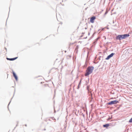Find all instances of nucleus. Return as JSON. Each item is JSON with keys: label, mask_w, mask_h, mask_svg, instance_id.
<instances>
[{"label": "nucleus", "mask_w": 132, "mask_h": 132, "mask_svg": "<svg viewBox=\"0 0 132 132\" xmlns=\"http://www.w3.org/2000/svg\"><path fill=\"white\" fill-rule=\"evenodd\" d=\"M119 103V101L117 100H115L111 101L108 103V105H110L113 104H116Z\"/></svg>", "instance_id": "obj_3"}, {"label": "nucleus", "mask_w": 132, "mask_h": 132, "mask_svg": "<svg viewBox=\"0 0 132 132\" xmlns=\"http://www.w3.org/2000/svg\"><path fill=\"white\" fill-rule=\"evenodd\" d=\"M129 122H132V118L130 120Z\"/></svg>", "instance_id": "obj_10"}, {"label": "nucleus", "mask_w": 132, "mask_h": 132, "mask_svg": "<svg viewBox=\"0 0 132 132\" xmlns=\"http://www.w3.org/2000/svg\"><path fill=\"white\" fill-rule=\"evenodd\" d=\"M13 76L15 78V80L16 81H17L18 80V77H17L15 73V72L13 71Z\"/></svg>", "instance_id": "obj_6"}, {"label": "nucleus", "mask_w": 132, "mask_h": 132, "mask_svg": "<svg viewBox=\"0 0 132 132\" xmlns=\"http://www.w3.org/2000/svg\"><path fill=\"white\" fill-rule=\"evenodd\" d=\"M96 18L94 16L92 17L90 19V22L92 23H94V20L96 19Z\"/></svg>", "instance_id": "obj_4"}, {"label": "nucleus", "mask_w": 132, "mask_h": 132, "mask_svg": "<svg viewBox=\"0 0 132 132\" xmlns=\"http://www.w3.org/2000/svg\"><path fill=\"white\" fill-rule=\"evenodd\" d=\"M49 87V85L47 84H45L44 85V88H45L46 87Z\"/></svg>", "instance_id": "obj_9"}, {"label": "nucleus", "mask_w": 132, "mask_h": 132, "mask_svg": "<svg viewBox=\"0 0 132 132\" xmlns=\"http://www.w3.org/2000/svg\"><path fill=\"white\" fill-rule=\"evenodd\" d=\"M129 34H125L122 35H119L116 37V39L120 40L129 37Z\"/></svg>", "instance_id": "obj_1"}, {"label": "nucleus", "mask_w": 132, "mask_h": 132, "mask_svg": "<svg viewBox=\"0 0 132 132\" xmlns=\"http://www.w3.org/2000/svg\"><path fill=\"white\" fill-rule=\"evenodd\" d=\"M108 12V11H106L105 14H106Z\"/></svg>", "instance_id": "obj_11"}, {"label": "nucleus", "mask_w": 132, "mask_h": 132, "mask_svg": "<svg viewBox=\"0 0 132 132\" xmlns=\"http://www.w3.org/2000/svg\"><path fill=\"white\" fill-rule=\"evenodd\" d=\"M114 54V53H112L109 55L106 58V60H108L111 57H112L113 55Z\"/></svg>", "instance_id": "obj_5"}, {"label": "nucleus", "mask_w": 132, "mask_h": 132, "mask_svg": "<svg viewBox=\"0 0 132 132\" xmlns=\"http://www.w3.org/2000/svg\"><path fill=\"white\" fill-rule=\"evenodd\" d=\"M109 126H110V124L107 123L105 125H103V127H104L107 128Z\"/></svg>", "instance_id": "obj_8"}, {"label": "nucleus", "mask_w": 132, "mask_h": 132, "mask_svg": "<svg viewBox=\"0 0 132 132\" xmlns=\"http://www.w3.org/2000/svg\"><path fill=\"white\" fill-rule=\"evenodd\" d=\"M18 58L17 57H16L14 58H7L6 59L7 60H10V61H13L14 60Z\"/></svg>", "instance_id": "obj_7"}, {"label": "nucleus", "mask_w": 132, "mask_h": 132, "mask_svg": "<svg viewBox=\"0 0 132 132\" xmlns=\"http://www.w3.org/2000/svg\"><path fill=\"white\" fill-rule=\"evenodd\" d=\"M93 69L94 68L93 67H88L86 70V72L85 74V76H87L91 74L92 72Z\"/></svg>", "instance_id": "obj_2"}]
</instances>
